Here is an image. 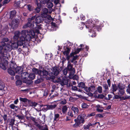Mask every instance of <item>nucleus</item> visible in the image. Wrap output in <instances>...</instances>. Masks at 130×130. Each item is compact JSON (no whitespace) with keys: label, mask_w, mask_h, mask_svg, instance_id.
I'll use <instances>...</instances> for the list:
<instances>
[{"label":"nucleus","mask_w":130,"mask_h":130,"mask_svg":"<svg viewBox=\"0 0 130 130\" xmlns=\"http://www.w3.org/2000/svg\"><path fill=\"white\" fill-rule=\"evenodd\" d=\"M92 124L93 126L96 127L97 128L98 127H100V123L99 122H96L94 123H92Z\"/></svg>","instance_id":"obj_49"},{"label":"nucleus","mask_w":130,"mask_h":130,"mask_svg":"<svg viewBox=\"0 0 130 130\" xmlns=\"http://www.w3.org/2000/svg\"><path fill=\"white\" fill-rule=\"evenodd\" d=\"M59 117V115L58 113L55 114L54 118V121L58 120Z\"/></svg>","instance_id":"obj_40"},{"label":"nucleus","mask_w":130,"mask_h":130,"mask_svg":"<svg viewBox=\"0 0 130 130\" xmlns=\"http://www.w3.org/2000/svg\"><path fill=\"white\" fill-rule=\"evenodd\" d=\"M16 12L15 10L11 11L10 12V17L11 19H12L15 16Z\"/></svg>","instance_id":"obj_26"},{"label":"nucleus","mask_w":130,"mask_h":130,"mask_svg":"<svg viewBox=\"0 0 130 130\" xmlns=\"http://www.w3.org/2000/svg\"><path fill=\"white\" fill-rule=\"evenodd\" d=\"M35 19L36 22L35 23V24H40L42 22L43 20V18L41 16H38L37 17H36Z\"/></svg>","instance_id":"obj_14"},{"label":"nucleus","mask_w":130,"mask_h":130,"mask_svg":"<svg viewBox=\"0 0 130 130\" xmlns=\"http://www.w3.org/2000/svg\"><path fill=\"white\" fill-rule=\"evenodd\" d=\"M43 79L42 78L38 79L35 82V83L36 84H38L42 82Z\"/></svg>","instance_id":"obj_45"},{"label":"nucleus","mask_w":130,"mask_h":130,"mask_svg":"<svg viewBox=\"0 0 130 130\" xmlns=\"http://www.w3.org/2000/svg\"><path fill=\"white\" fill-rule=\"evenodd\" d=\"M10 107L12 109H14L15 108H17V106H15L14 104H12L10 105Z\"/></svg>","instance_id":"obj_58"},{"label":"nucleus","mask_w":130,"mask_h":130,"mask_svg":"<svg viewBox=\"0 0 130 130\" xmlns=\"http://www.w3.org/2000/svg\"><path fill=\"white\" fill-rule=\"evenodd\" d=\"M42 13H43L44 15H47V13L49 12L48 10L46 8H44L43 9Z\"/></svg>","instance_id":"obj_38"},{"label":"nucleus","mask_w":130,"mask_h":130,"mask_svg":"<svg viewBox=\"0 0 130 130\" xmlns=\"http://www.w3.org/2000/svg\"><path fill=\"white\" fill-rule=\"evenodd\" d=\"M72 79L74 80H77L78 79V77L77 75H75L73 76Z\"/></svg>","instance_id":"obj_56"},{"label":"nucleus","mask_w":130,"mask_h":130,"mask_svg":"<svg viewBox=\"0 0 130 130\" xmlns=\"http://www.w3.org/2000/svg\"><path fill=\"white\" fill-rule=\"evenodd\" d=\"M24 83L26 84L27 86H29L31 85L32 83V81L31 80L24 79L23 81Z\"/></svg>","instance_id":"obj_21"},{"label":"nucleus","mask_w":130,"mask_h":130,"mask_svg":"<svg viewBox=\"0 0 130 130\" xmlns=\"http://www.w3.org/2000/svg\"><path fill=\"white\" fill-rule=\"evenodd\" d=\"M78 86L80 88L83 89L85 87V85L84 83L81 82L78 84Z\"/></svg>","instance_id":"obj_30"},{"label":"nucleus","mask_w":130,"mask_h":130,"mask_svg":"<svg viewBox=\"0 0 130 130\" xmlns=\"http://www.w3.org/2000/svg\"><path fill=\"white\" fill-rule=\"evenodd\" d=\"M92 126V123H90L88 125L85 126L84 129H88L89 128L90 126Z\"/></svg>","instance_id":"obj_54"},{"label":"nucleus","mask_w":130,"mask_h":130,"mask_svg":"<svg viewBox=\"0 0 130 130\" xmlns=\"http://www.w3.org/2000/svg\"><path fill=\"white\" fill-rule=\"evenodd\" d=\"M14 35L13 37V40L14 41H18L20 40V38L21 37V35H22L21 32V33L19 31H16L14 33Z\"/></svg>","instance_id":"obj_10"},{"label":"nucleus","mask_w":130,"mask_h":130,"mask_svg":"<svg viewBox=\"0 0 130 130\" xmlns=\"http://www.w3.org/2000/svg\"><path fill=\"white\" fill-rule=\"evenodd\" d=\"M83 50L82 48H78L76 49L74 52H72L69 56L66 57V59L67 60L71 59V62H73L74 61L76 60L78 57L77 55H75L76 54H78L80 51Z\"/></svg>","instance_id":"obj_4"},{"label":"nucleus","mask_w":130,"mask_h":130,"mask_svg":"<svg viewBox=\"0 0 130 130\" xmlns=\"http://www.w3.org/2000/svg\"><path fill=\"white\" fill-rule=\"evenodd\" d=\"M64 51L63 52V54L67 56V57L69 55V54L70 52L71 48L68 47L64 46Z\"/></svg>","instance_id":"obj_16"},{"label":"nucleus","mask_w":130,"mask_h":130,"mask_svg":"<svg viewBox=\"0 0 130 130\" xmlns=\"http://www.w3.org/2000/svg\"><path fill=\"white\" fill-rule=\"evenodd\" d=\"M15 69V72L16 73H18L19 74H21L22 73L21 72L22 71V70L20 67L17 66Z\"/></svg>","instance_id":"obj_25"},{"label":"nucleus","mask_w":130,"mask_h":130,"mask_svg":"<svg viewBox=\"0 0 130 130\" xmlns=\"http://www.w3.org/2000/svg\"><path fill=\"white\" fill-rule=\"evenodd\" d=\"M71 59L68 60V64L67 67V69L68 70L69 72V76L73 75L75 73L74 69L73 68V65L70 63Z\"/></svg>","instance_id":"obj_7"},{"label":"nucleus","mask_w":130,"mask_h":130,"mask_svg":"<svg viewBox=\"0 0 130 130\" xmlns=\"http://www.w3.org/2000/svg\"><path fill=\"white\" fill-rule=\"evenodd\" d=\"M22 83V81L19 79L17 80L16 82V84L17 86L20 85Z\"/></svg>","instance_id":"obj_50"},{"label":"nucleus","mask_w":130,"mask_h":130,"mask_svg":"<svg viewBox=\"0 0 130 130\" xmlns=\"http://www.w3.org/2000/svg\"><path fill=\"white\" fill-rule=\"evenodd\" d=\"M95 112H93L92 113H91L90 114H88L87 115V117H90L91 116H94L95 115Z\"/></svg>","instance_id":"obj_63"},{"label":"nucleus","mask_w":130,"mask_h":130,"mask_svg":"<svg viewBox=\"0 0 130 130\" xmlns=\"http://www.w3.org/2000/svg\"><path fill=\"white\" fill-rule=\"evenodd\" d=\"M111 88L112 89V91L113 92L116 91L118 89L117 87L115 84L113 85L112 84Z\"/></svg>","instance_id":"obj_44"},{"label":"nucleus","mask_w":130,"mask_h":130,"mask_svg":"<svg viewBox=\"0 0 130 130\" xmlns=\"http://www.w3.org/2000/svg\"><path fill=\"white\" fill-rule=\"evenodd\" d=\"M19 100L21 101H22L24 102H28L29 100L27 99L26 98H20Z\"/></svg>","instance_id":"obj_46"},{"label":"nucleus","mask_w":130,"mask_h":130,"mask_svg":"<svg viewBox=\"0 0 130 130\" xmlns=\"http://www.w3.org/2000/svg\"><path fill=\"white\" fill-rule=\"evenodd\" d=\"M86 118V116L85 114L84 113L79 115L77 119H74L75 123L73 125V126L74 127H78L81 123H83L84 122V119Z\"/></svg>","instance_id":"obj_3"},{"label":"nucleus","mask_w":130,"mask_h":130,"mask_svg":"<svg viewBox=\"0 0 130 130\" xmlns=\"http://www.w3.org/2000/svg\"><path fill=\"white\" fill-rule=\"evenodd\" d=\"M69 79L66 77H59L56 80L57 83H59L62 86H63L65 85H68Z\"/></svg>","instance_id":"obj_6"},{"label":"nucleus","mask_w":130,"mask_h":130,"mask_svg":"<svg viewBox=\"0 0 130 130\" xmlns=\"http://www.w3.org/2000/svg\"><path fill=\"white\" fill-rule=\"evenodd\" d=\"M68 70L66 68L64 69V70H63V73L64 75H67L68 73Z\"/></svg>","instance_id":"obj_51"},{"label":"nucleus","mask_w":130,"mask_h":130,"mask_svg":"<svg viewBox=\"0 0 130 130\" xmlns=\"http://www.w3.org/2000/svg\"><path fill=\"white\" fill-rule=\"evenodd\" d=\"M7 72L10 75L12 76L14 75H15L14 71L10 69H8Z\"/></svg>","instance_id":"obj_32"},{"label":"nucleus","mask_w":130,"mask_h":130,"mask_svg":"<svg viewBox=\"0 0 130 130\" xmlns=\"http://www.w3.org/2000/svg\"><path fill=\"white\" fill-rule=\"evenodd\" d=\"M90 89H91V92H93V91L95 89V87L94 86H91L90 87Z\"/></svg>","instance_id":"obj_60"},{"label":"nucleus","mask_w":130,"mask_h":130,"mask_svg":"<svg viewBox=\"0 0 130 130\" xmlns=\"http://www.w3.org/2000/svg\"><path fill=\"white\" fill-rule=\"evenodd\" d=\"M54 3L55 5L59 4V5H60L59 3V0H54Z\"/></svg>","instance_id":"obj_61"},{"label":"nucleus","mask_w":130,"mask_h":130,"mask_svg":"<svg viewBox=\"0 0 130 130\" xmlns=\"http://www.w3.org/2000/svg\"><path fill=\"white\" fill-rule=\"evenodd\" d=\"M48 110H52L55 109L57 106V105L56 104L54 105H48Z\"/></svg>","instance_id":"obj_31"},{"label":"nucleus","mask_w":130,"mask_h":130,"mask_svg":"<svg viewBox=\"0 0 130 130\" xmlns=\"http://www.w3.org/2000/svg\"><path fill=\"white\" fill-rule=\"evenodd\" d=\"M4 83L2 81L0 82V90H2L4 87Z\"/></svg>","instance_id":"obj_47"},{"label":"nucleus","mask_w":130,"mask_h":130,"mask_svg":"<svg viewBox=\"0 0 130 130\" xmlns=\"http://www.w3.org/2000/svg\"><path fill=\"white\" fill-rule=\"evenodd\" d=\"M21 76L22 78L26 79L29 77V74L26 72H24L22 73L21 74Z\"/></svg>","instance_id":"obj_20"},{"label":"nucleus","mask_w":130,"mask_h":130,"mask_svg":"<svg viewBox=\"0 0 130 130\" xmlns=\"http://www.w3.org/2000/svg\"><path fill=\"white\" fill-rule=\"evenodd\" d=\"M122 100H125L127 99H129L130 98V96H122Z\"/></svg>","instance_id":"obj_62"},{"label":"nucleus","mask_w":130,"mask_h":130,"mask_svg":"<svg viewBox=\"0 0 130 130\" xmlns=\"http://www.w3.org/2000/svg\"><path fill=\"white\" fill-rule=\"evenodd\" d=\"M19 22V20L18 19H13L12 21V26L11 27H13V28L17 27V24H18Z\"/></svg>","instance_id":"obj_18"},{"label":"nucleus","mask_w":130,"mask_h":130,"mask_svg":"<svg viewBox=\"0 0 130 130\" xmlns=\"http://www.w3.org/2000/svg\"><path fill=\"white\" fill-rule=\"evenodd\" d=\"M19 40L18 41H10L9 42V43H11V47H12V49H15L17 48L18 47V45L21 46L20 44L18 43Z\"/></svg>","instance_id":"obj_8"},{"label":"nucleus","mask_w":130,"mask_h":130,"mask_svg":"<svg viewBox=\"0 0 130 130\" xmlns=\"http://www.w3.org/2000/svg\"><path fill=\"white\" fill-rule=\"evenodd\" d=\"M48 105H44L43 108L42 109V110L45 112L48 110Z\"/></svg>","instance_id":"obj_42"},{"label":"nucleus","mask_w":130,"mask_h":130,"mask_svg":"<svg viewBox=\"0 0 130 130\" xmlns=\"http://www.w3.org/2000/svg\"><path fill=\"white\" fill-rule=\"evenodd\" d=\"M67 109L68 108L66 106H63L62 108V113L64 114L66 113L67 112Z\"/></svg>","instance_id":"obj_35"},{"label":"nucleus","mask_w":130,"mask_h":130,"mask_svg":"<svg viewBox=\"0 0 130 130\" xmlns=\"http://www.w3.org/2000/svg\"><path fill=\"white\" fill-rule=\"evenodd\" d=\"M52 71V74L55 76L58 75L60 72L59 68L56 66L53 67Z\"/></svg>","instance_id":"obj_11"},{"label":"nucleus","mask_w":130,"mask_h":130,"mask_svg":"<svg viewBox=\"0 0 130 130\" xmlns=\"http://www.w3.org/2000/svg\"><path fill=\"white\" fill-rule=\"evenodd\" d=\"M6 45V44L2 41L0 42V53L2 52V51H3V48Z\"/></svg>","instance_id":"obj_19"},{"label":"nucleus","mask_w":130,"mask_h":130,"mask_svg":"<svg viewBox=\"0 0 130 130\" xmlns=\"http://www.w3.org/2000/svg\"><path fill=\"white\" fill-rule=\"evenodd\" d=\"M15 121V120L14 119H11L10 120L9 125H10L12 127V130L14 129V128L16 129V128L13 127V125L14 124V122Z\"/></svg>","instance_id":"obj_23"},{"label":"nucleus","mask_w":130,"mask_h":130,"mask_svg":"<svg viewBox=\"0 0 130 130\" xmlns=\"http://www.w3.org/2000/svg\"><path fill=\"white\" fill-rule=\"evenodd\" d=\"M47 3V6L48 8H51L53 6V3L48 2L46 3Z\"/></svg>","instance_id":"obj_39"},{"label":"nucleus","mask_w":130,"mask_h":130,"mask_svg":"<svg viewBox=\"0 0 130 130\" xmlns=\"http://www.w3.org/2000/svg\"><path fill=\"white\" fill-rule=\"evenodd\" d=\"M2 41H3L4 42H7L9 41V39L7 38H3L2 39Z\"/></svg>","instance_id":"obj_55"},{"label":"nucleus","mask_w":130,"mask_h":130,"mask_svg":"<svg viewBox=\"0 0 130 130\" xmlns=\"http://www.w3.org/2000/svg\"><path fill=\"white\" fill-rule=\"evenodd\" d=\"M34 1L37 7L34 10L35 12L39 13L41 10L40 8L42 7V5L40 3H38V0H34Z\"/></svg>","instance_id":"obj_9"},{"label":"nucleus","mask_w":130,"mask_h":130,"mask_svg":"<svg viewBox=\"0 0 130 130\" xmlns=\"http://www.w3.org/2000/svg\"><path fill=\"white\" fill-rule=\"evenodd\" d=\"M127 92L130 94V84L128 86V88L126 89Z\"/></svg>","instance_id":"obj_64"},{"label":"nucleus","mask_w":130,"mask_h":130,"mask_svg":"<svg viewBox=\"0 0 130 130\" xmlns=\"http://www.w3.org/2000/svg\"><path fill=\"white\" fill-rule=\"evenodd\" d=\"M88 105L85 103H83L82 105V108H86L88 107Z\"/></svg>","instance_id":"obj_53"},{"label":"nucleus","mask_w":130,"mask_h":130,"mask_svg":"<svg viewBox=\"0 0 130 130\" xmlns=\"http://www.w3.org/2000/svg\"><path fill=\"white\" fill-rule=\"evenodd\" d=\"M11 45L9 43H8L3 48L2 52L0 53V61H1L2 59H5L6 60L8 59L7 53L10 52L12 49Z\"/></svg>","instance_id":"obj_2"},{"label":"nucleus","mask_w":130,"mask_h":130,"mask_svg":"<svg viewBox=\"0 0 130 130\" xmlns=\"http://www.w3.org/2000/svg\"><path fill=\"white\" fill-rule=\"evenodd\" d=\"M32 70L33 72L35 74H38L39 75L40 70L34 68L32 69Z\"/></svg>","instance_id":"obj_33"},{"label":"nucleus","mask_w":130,"mask_h":130,"mask_svg":"<svg viewBox=\"0 0 130 130\" xmlns=\"http://www.w3.org/2000/svg\"><path fill=\"white\" fill-rule=\"evenodd\" d=\"M36 18L35 15L32 16L31 18L28 19V23L23 26V28L25 29L27 27H31L34 28L35 27V20Z\"/></svg>","instance_id":"obj_5"},{"label":"nucleus","mask_w":130,"mask_h":130,"mask_svg":"<svg viewBox=\"0 0 130 130\" xmlns=\"http://www.w3.org/2000/svg\"><path fill=\"white\" fill-rule=\"evenodd\" d=\"M84 90L87 92H90L91 90V89L90 87L88 88L87 87H85L84 88Z\"/></svg>","instance_id":"obj_59"},{"label":"nucleus","mask_w":130,"mask_h":130,"mask_svg":"<svg viewBox=\"0 0 130 130\" xmlns=\"http://www.w3.org/2000/svg\"><path fill=\"white\" fill-rule=\"evenodd\" d=\"M39 24H35V27L34 29H35V31L37 33H39V30L41 29V25Z\"/></svg>","instance_id":"obj_17"},{"label":"nucleus","mask_w":130,"mask_h":130,"mask_svg":"<svg viewBox=\"0 0 130 130\" xmlns=\"http://www.w3.org/2000/svg\"><path fill=\"white\" fill-rule=\"evenodd\" d=\"M48 74V71L45 70H40L39 75L41 77L46 78Z\"/></svg>","instance_id":"obj_12"},{"label":"nucleus","mask_w":130,"mask_h":130,"mask_svg":"<svg viewBox=\"0 0 130 130\" xmlns=\"http://www.w3.org/2000/svg\"><path fill=\"white\" fill-rule=\"evenodd\" d=\"M17 67V65L15 62L13 61H12L10 64V67L12 69H15Z\"/></svg>","instance_id":"obj_24"},{"label":"nucleus","mask_w":130,"mask_h":130,"mask_svg":"<svg viewBox=\"0 0 130 130\" xmlns=\"http://www.w3.org/2000/svg\"><path fill=\"white\" fill-rule=\"evenodd\" d=\"M105 97L104 95L101 94L98 95V96L97 97V98L98 99H102Z\"/></svg>","instance_id":"obj_57"},{"label":"nucleus","mask_w":130,"mask_h":130,"mask_svg":"<svg viewBox=\"0 0 130 130\" xmlns=\"http://www.w3.org/2000/svg\"><path fill=\"white\" fill-rule=\"evenodd\" d=\"M35 77V74L31 73L29 74V77L31 80L33 79Z\"/></svg>","instance_id":"obj_36"},{"label":"nucleus","mask_w":130,"mask_h":130,"mask_svg":"<svg viewBox=\"0 0 130 130\" xmlns=\"http://www.w3.org/2000/svg\"><path fill=\"white\" fill-rule=\"evenodd\" d=\"M36 126H37L40 130H48L47 126L46 125H41L39 124H37Z\"/></svg>","instance_id":"obj_15"},{"label":"nucleus","mask_w":130,"mask_h":130,"mask_svg":"<svg viewBox=\"0 0 130 130\" xmlns=\"http://www.w3.org/2000/svg\"><path fill=\"white\" fill-rule=\"evenodd\" d=\"M103 86V87L105 88V92L108 91L109 89L108 86L107 84H104Z\"/></svg>","instance_id":"obj_41"},{"label":"nucleus","mask_w":130,"mask_h":130,"mask_svg":"<svg viewBox=\"0 0 130 130\" xmlns=\"http://www.w3.org/2000/svg\"><path fill=\"white\" fill-rule=\"evenodd\" d=\"M97 90L98 92L100 93H101L102 92V88L101 86H99L97 88Z\"/></svg>","instance_id":"obj_48"},{"label":"nucleus","mask_w":130,"mask_h":130,"mask_svg":"<svg viewBox=\"0 0 130 130\" xmlns=\"http://www.w3.org/2000/svg\"><path fill=\"white\" fill-rule=\"evenodd\" d=\"M28 103L29 106L34 107H35L37 104V103L33 102L30 100H28Z\"/></svg>","instance_id":"obj_22"},{"label":"nucleus","mask_w":130,"mask_h":130,"mask_svg":"<svg viewBox=\"0 0 130 130\" xmlns=\"http://www.w3.org/2000/svg\"><path fill=\"white\" fill-rule=\"evenodd\" d=\"M3 60H6L5 59H3V58L2 59L1 61H0V68H2L4 70H5L6 69V66L3 63L1 62H2Z\"/></svg>","instance_id":"obj_27"},{"label":"nucleus","mask_w":130,"mask_h":130,"mask_svg":"<svg viewBox=\"0 0 130 130\" xmlns=\"http://www.w3.org/2000/svg\"><path fill=\"white\" fill-rule=\"evenodd\" d=\"M71 109L75 113H77L78 112L79 110L77 107L73 106L72 107Z\"/></svg>","instance_id":"obj_34"},{"label":"nucleus","mask_w":130,"mask_h":130,"mask_svg":"<svg viewBox=\"0 0 130 130\" xmlns=\"http://www.w3.org/2000/svg\"><path fill=\"white\" fill-rule=\"evenodd\" d=\"M22 35L20 38L18 43L21 46L23 45V47H24L25 45V41H28L31 39L32 37L28 33V31L27 30H23L21 31Z\"/></svg>","instance_id":"obj_1"},{"label":"nucleus","mask_w":130,"mask_h":130,"mask_svg":"<svg viewBox=\"0 0 130 130\" xmlns=\"http://www.w3.org/2000/svg\"><path fill=\"white\" fill-rule=\"evenodd\" d=\"M28 33L31 36V37L32 39H34L33 37H35V31L32 30H30L29 31H28Z\"/></svg>","instance_id":"obj_28"},{"label":"nucleus","mask_w":130,"mask_h":130,"mask_svg":"<svg viewBox=\"0 0 130 130\" xmlns=\"http://www.w3.org/2000/svg\"><path fill=\"white\" fill-rule=\"evenodd\" d=\"M26 109L25 108H24L21 110V113L22 115V116L18 115H16V117H17L20 119H23L24 118V117L23 116L24 115L23 113V112H25L24 114H25V115H26Z\"/></svg>","instance_id":"obj_13"},{"label":"nucleus","mask_w":130,"mask_h":130,"mask_svg":"<svg viewBox=\"0 0 130 130\" xmlns=\"http://www.w3.org/2000/svg\"><path fill=\"white\" fill-rule=\"evenodd\" d=\"M118 88H119V92H118V94L120 95L122 93V87L120 83L118 84Z\"/></svg>","instance_id":"obj_29"},{"label":"nucleus","mask_w":130,"mask_h":130,"mask_svg":"<svg viewBox=\"0 0 130 130\" xmlns=\"http://www.w3.org/2000/svg\"><path fill=\"white\" fill-rule=\"evenodd\" d=\"M40 2L42 4H45L49 1V0H39Z\"/></svg>","instance_id":"obj_52"},{"label":"nucleus","mask_w":130,"mask_h":130,"mask_svg":"<svg viewBox=\"0 0 130 130\" xmlns=\"http://www.w3.org/2000/svg\"><path fill=\"white\" fill-rule=\"evenodd\" d=\"M27 9L28 10L30 11H33L34 9V8L33 6L31 5L28 4L27 5Z\"/></svg>","instance_id":"obj_37"},{"label":"nucleus","mask_w":130,"mask_h":130,"mask_svg":"<svg viewBox=\"0 0 130 130\" xmlns=\"http://www.w3.org/2000/svg\"><path fill=\"white\" fill-rule=\"evenodd\" d=\"M120 95L119 94V95H115L114 97H113V99H120V101H121V99L122 98L121 97V96L122 95V94H121Z\"/></svg>","instance_id":"obj_43"}]
</instances>
